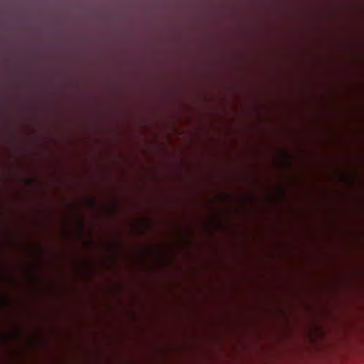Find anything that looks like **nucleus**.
<instances>
[{
  "instance_id": "nucleus-1",
  "label": "nucleus",
  "mask_w": 364,
  "mask_h": 364,
  "mask_svg": "<svg viewBox=\"0 0 364 364\" xmlns=\"http://www.w3.org/2000/svg\"><path fill=\"white\" fill-rule=\"evenodd\" d=\"M223 159V158L221 159ZM223 159H234V158H223ZM237 159V158H236ZM237 159H242V158H237ZM245 159V158H243ZM246 159H261V158H246ZM262 159H263L262 158ZM268 159H364V158H269Z\"/></svg>"
},
{
  "instance_id": "nucleus-3",
  "label": "nucleus",
  "mask_w": 364,
  "mask_h": 364,
  "mask_svg": "<svg viewBox=\"0 0 364 364\" xmlns=\"http://www.w3.org/2000/svg\"><path fill=\"white\" fill-rule=\"evenodd\" d=\"M275 162H292L293 161H286V160H284V161H274Z\"/></svg>"
},
{
  "instance_id": "nucleus-5",
  "label": "nucleus",
  "mask_w": 364,
  "mask_h": 364,
  "mask_svg": "<svg viewBox=\"0 0 364 364\" xmlns=\"http://www.w3.org/2000/svg\"><path fill=\"white\" fill-rule=\"evenodd\" d=\"M225 162H228V160H225Z\"/></svg>"
},
{
  "instance_id": "nucleus-2",
  "label": "nucleus",
  "mask_w": 364,
  "mask_h": 364,
  "mask_svg": "<svg viewBox=\"0 0 364 364\" xmlns=\"http://www.w3.org/2000/svg\"><path fill=\"white\" fill-rule=\"evenodd\" d=\"M80 229L82 230L84 228V223L82 220H80Z\"/></svg>"
},
{
  "instance_id": "nucleus-4",
  "label": "nucleus",
  "mask_w": 364,
  "mask_h": 364,
  "mask_svg": "<svg viewBox=\"0 0 364 364\" xmlns=\"http://www.w3.org/2000/svg\"><path fill=\"white\" fill-rule=\"evenodd\" d=\"M91 203H92V205H94L95 202H94V200H91Z\"/></svg>"
}]
</instances>
